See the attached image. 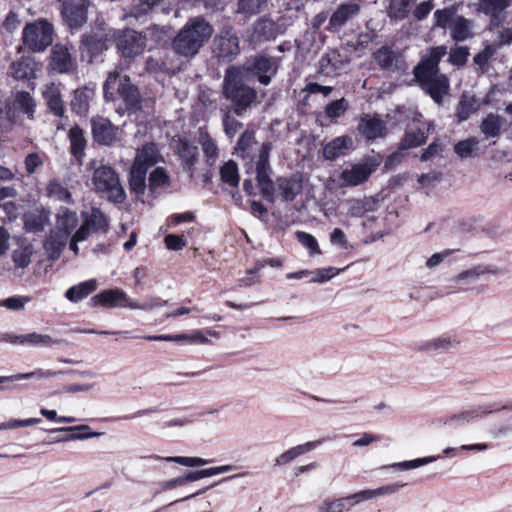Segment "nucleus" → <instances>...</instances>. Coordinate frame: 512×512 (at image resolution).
<instances>
[{
    "label": "nucleus",
    "instance_id": "1",
    "mask_svg": "<svg viewBox=\"0 0 512 512\" xmlns=\"http://www.w3.org/2000/svg\"><path fill=\"white\" fill-rule=\"evenodd\" d=\"M271 150V143L264 142L255 160V179L259 192L267 202L293 201L302 192V180L297 175H291L281 176L273 181V171L269 162Z\"/></svg>",
    "mask_w": 512,
    "mask_h": 512
},
{
    "label": "nucleus",
    "instance_id": "2",
    "mask_svg": "<svg viewBox=\"0 0 512 512\" xmlns=\"http://www.w3.org/2000/svg\"><path fill=\"white\" fill-rule=\"evenodd\" d=\"M446 53L445 46L431 48L413 69L415 82L438 105L443 103L450 90L449 78L439 69V63Z\"/></svg>",
    "mask_w": 512,
    "mask_h": 512
},
{
    "label": "nucleus",
    "instance_id": "3",
    "mask_svg": "<svg viewBox=\"0 0 512 512\" xmlns=\"http://www.w3.org/2000/svg\"><path fill=\"white\" fill-rule=\"evenodd\" d=\"M213 33L214 27L205 17H191L174 37L173 51L181 57L192 58L208 43Z\"/></svg>",
    "mask_w": 512,
    "mask_h": 512
},
{
    "label": "nucleus",
    "instance_id": "4",
    "mask_svg": "<svg viewBox=\"0 0 512 512\" xmlns=\"http://www.w3.org/2000/svg\"><path fill=\"white\" fill-rule=\"evenodd\" d=\"M223 95L232 103L234 112L241 116L255 102L257 92L247 85L236 67H229L224 75Z\"/></svg>",
    "mask_w": 512,
    "mask_h": 512
},
{
    "label": "nucleus",
    "instance_id": "5",
    "mask_svg": "<svg viewBox=\"0 0 512 512\" xmlns=\"http://www.w3.org/2000/svg\"><path fill=\"white\" fill-rule=\"evenodd\" d=\"M162 160V156L154 143H148L137 151L129 173L131 193H134L137 197L145 194L148 188V184H146L147 171Z\"/></svg>",
    "mask_w": 512,
    "mask_h": 512
},
{
    "label": "nucleus",
    "instance_id": "6",
    "mask_svg": "<svg viewBox=\"0 0 512 512\" xmlns=\"http://www.w3.org/2000/svg\"><path fill=\"white\" fill-rule=\"evenodd\" d=\"M459 4H453L434 12V26L446 29L449 27L450 36L456 42H462L472 37L473 22L463 16H456Z\"/></svg>",
    "mask_w": 512,
    "mask_h": 512
},
{
    "label": "nucleus",
    "instance_id": "7",
    "mask_svg": "<svg viewBox=\"0 0 512 512\" xmlns=\"http://www.w3.org/2000/svg\"><path fill=\"white\" fill-rule=\"evenodd\" d=\"M92 182L95 190L103 194L108 201L120 204L126 199V193L114 168L102 164L94 169Z\"/></svg>",
    "mask_w": 512,
    "mask_h": 512
},
{
    "label": "nucleus",
    "instance_id": "8",
    "mask_svg": "<svg viewBox=\"0 0 512 512\" xmlns=\"http://www.w3.org/2000/svg\"><path fill=\"white\" fill-rule=\"evenodd\" d=\"M53 34V25L46 19H38L25 25L23 44L32 52H43L52 44Z\"/></svg>",
    "mask_w": 512,
    "mask_h": 512
},
{
    "label": "nucleus",
    "instance_id": "9",
    "mask_svg": "<svg viewBox=\"0 0 512 512\" xmlns=\"http://www.w3.org/2000/svg\"><path fill=\"white\" fill-rule=\"evenodd\" d=\"M117 31L109 27L106 22L97 18L91 26L88 33L81 37V47H83L91 57H96L107 50L111 41L116 38Z\"/></svg>",
    "mask_w": 512,
    "mask_h": 512
},
{
    "label": "nucleus",
    "instance_id": "10",
    "mask_svg": "<svg viewBox=\"0 0 512 512\" xmlns=\"http://www.w3.org/2000/svg\"><path fill=\"white\" fill-rule=\"evenodd\" d=\"M213 53L221 62H232L240 53L239 38L231 25L224 26L213 41Z\"/></svg>",
    "mask_w": 512,
    "mask_h": 512
},
{
    "label": "nucleus",
    "instance_id": "11",
    "mask_svg": "<svg viewBox=\"0 0 512 512\" xmlns=\"http://www.w3.org/2000/svg\"><path fill=\"white\" fill-rule=\"evenodd\" d=\"M64 23L70 30L80 29L88 19L89 0H58Z\"/></svg>",
    "mask_w": 512,
    "mask_h": 512
},
{
    "label": "nucleus",
    "instance_id": "12",
    "mask_svg": "<svg viewBox=\"0 0 512 512\" xmlns=\"http://www.w3.org/2000/svg\"><path fill=\"white\" fill-rule=\"evenodd\" d=\"M116 47L126 59H133L142 54L145 50L146 35L133 29H125L116 33Z\"/></svg>",
    "mask_w": 512,
    "mask_h": 512
},
{
    "label": "nucleus",
    "instance_id": "13",
    "mask_svg": "<svg viewBox=\"0 0 512 512\" xmlns=\"http://www.w3.org/2000/svg\"><path fill=\"white\" fill-rule=\"evenodd\" d=\"M432 123L426 122L423 115L416 112L399 144L400 150L421 146L426 142Z\"/></svg>",
    "mask_w": 512,
    "mask_h": 512
},
{
    "label": "nucleus",
    "instance_id": "14",
    "mask_svg": "<svg viewBox=\"0 0 512 512\" xmlns=\"http://www.w3.org/2000/svg\"><path fill=\"white\" fill-rule=\"evenodd\" d=\"M89 304L93 307L104 308H129L133 309L134 300H132L125 291L119 288L107 289L91 297Z\"/></svg>",
    "mask_w": 512,
    "mask_h": 512
},
{
    "label": "nucleus",
    "instance_id": "15",
    "mask_svg": "<svg viewBox=\"0 0 512 512\" xmlns=\"http://www.w3.org/2000/svg\"><path fill=\"white\" fill-rule=\"evenodd\" d=\"M500 408L495 407L494 404H483L471 406L468 409L459 413L453 414L443 419V423L452 428H459L469 424L487 414L494 411H499Z\"/></svg>",
    "mask_w": 512,
    "mask_h": 512
},
{
    "label": "nucleus",
    "instance_id": "16",
    "mask_svg": "<svg viewBox=\"0 0 512 512\" xmlns=\"http://www.w3.org/2000/svg\"><path fill=\"white\" fill-rule=\"evenodd\" d=\"M511 5L512 0H478L476 11L489 18L490 28H496L506 19Z\"/></svg>",
    "mask_w": 512,
    "mask_h": 512
},
{
    "label": "nucleus",
    "instance_id": "17",
    "mask_svg": "<svg viewBox=\"0 0 512 512\" xmlns=\"http://www.w3.org/2000/svg\"><path fill=\"white\" fill-rule=\"evenodd\" d=\"M278 70L277 60L265 55H256L250 64L249 71L257 77L262 85H268Z\"/></svg>",
    "mask_w": 512,
    "mask_h": 512
},
{
    "label": "nucleus",
    "instance_id": "18",
    "mask_svg": "<svg viewBox=\"0 0 512 512\" xmlns=\"http://www.w3.org/2000/svg\"><path fill=\"white\" fill-rule=\"evenodd\" d=\"M91 131L94 141L98 144L110 146L117 140L118 128L107 118H92Z\"/></svg>",
    "mask_w": 512,
    "mask_h": 512
},
{
    "label": "nucleus",
    "instance_id": "19",
    "mask_svg": "<svg viewBox=\"0 0 512 512\" xmlns=\"http://www.w3.org/2000/svg\"><path fill=\"white\" fill-rule=\"evenodd\" d=\"M263 144L264 143H262L259 146L256 153L255 148L257 146V142L255 140L254 132L246 130L240 136L237 146L235 148V154L238 157H241L243 160L249 159V162H246L245 166L247 167V169H252L254 173L255 160L257 159V155L259 154V150Z\"/></svg>",
    "mask_w": 512,
    "mask_h": 512
},
{
    "label": "nucleus",
    "instance_id": "20",
    "mask_svg": "<svg viewBox=\"0 0 512 512\" xmlns=\"http://www.w3.org/2000/svg\"><path fill=\"white\" fill-rule=\"evenodd\" d=\"M347 63L346 57L338 50L331 49L320 58L318 72L328 77L337 76Z\"/></svg>",
    "mask_w": 512,
    "mask_h": 512
},
{
    "label": "nucleus",
    "instance_id": "21",
    "mask_svg": "<svg viewBox=\"0 0 512 512\" xmlns=\"http://www.w3.org/2000/svg\"><path fill=\"white\" fill-rule=\"evenodd\" d=\"M372 172L373 169L366 163L353 164L341 171L339 180L344 187H354L365 182Z\"/></svg>",
    "mask_w": 512,
    "mask_h": 512
},
{
    "label": "nucleus",
    "instance_id": "22",
    "mask_svg": "<svg viewBox=\"0 0 512 512\" xmlns=\"http://www.w3.org/2000/svg\"><path fill=\"white\" fill-rule=\"evenodd\" d=\"M358 131L366 140L373 141L386 134V124L376 115L365 114L359 121Z\"/></svg>",
    "mask_w": 512,
    "mask_h": 512
},
{
    "label": "nucleus",
    "instance_id": "23",
    "mask_svg": "<svg viewBox=\"0 0 512 512\" xmlns=\"http://www.w3.org/2000/svg\"><path fill=\"white\" fill-rule=\"evenodd\" d=\"M486 274L498 275L499 269L491 264H478L460 272L451 279V282L456 285L467 286L475 283L481 276Z\"/></svg>",
    "mask_w": 512,
    "mask_h": 512
},
{
    "label": "nucleus",
    "instance_id": "24",
    "mask_svg": "<svg viewBox=\"0 0 512 512\" xmlns=\"http://www.w3.org/2000/svg\"><path fill=\"white\" fill-rule=\"evenodd\" d=\"M51 433L54 432H66L67 434L63 437L56 438L52 440V443H60L66 441H75V440H86L90 438H97L103 435L102 432H92L90 427L86 424L76 425V426H68V427H60L54 428L50 430Z\"/></svg>",
    "mask_w": 512,
    "mask_h": 512
},
{
    "label": "nucleus",
    "instance_id": "25",
    "mask_svg": "<svg viewBox=\"0 0 512 512\" xmlns=\"http://www.w3.org/2000/svg\"><path fill=\"white\" fill-rule=\"evenodd\" d=\"M360 6L354 1L340 4L329 19V28L331 30L340 29L346 22L357 16Z\"/></svg>",
    "mask_w": 512,
    "mask_h": 512
},
{
    "label": "nucleus",
    "instance_id": "26",
    "mask_svg": "<svg viewBox=\"0 0 512 512\" xmlns=\"http://www.w3.org/2000/svg\"><path fill=\"white\" fill-rule=\"evenodd\" d=\"M50 66L58 73H69L74 69V62L67 47L55 45L51 51Z\"/></svg>",
    "mask_w": 512,
    "mask_h": 512
},
{
    "label": "nucleus",
    "instance_id": "27",
    "mask_svg": "<svg viewBox=\"0 0 512 512\" xmlns=\"http://www.w3.org/2000/svg\"><path fill=\"white\" fill-rule=\"evenodd\" d=\"M353 140L350 136H339L328 142L323 148V157L326 160H335L351 149Z\"/></svg>",
    "mask_w": 512,
    "mask_h": 512
},
{
    "label": "nucleus",
    "instance_id": "28",
    "mask_svg": "<svg viewBox=\"0 0 512 512\" xmlns=\"http://www.w3.org/2000/svg\"><path fill=\"white\" fill-rule=\"evenodd\" d=\"M68 238L65 232H60L55 229L50 231V234L44 242V249L50 259L56 260L60 257Z\"/></svg>",
    "mask_w": 512,
    "mask_h": 512
},
{
    "label": "nucleus",
    "instance_id": "29",
    "mask_svg": "<svg viewBox=\"0 0 512 512\" xmlns=\"http://www.w3.org/2000/svg\"><path fill=\"white\" fill-rule=\"evenodd\" d=\"M68 138L70 141L71 155L78 164H82L87 146L83 130L77 125L71 127L68 133Z\"/></svg>",
    "mask_w": 512,
    "mask_h": 512
},
{
    "label": "nucleus",
    "instance_id": "30",
    "mask_svg": "<svg viewBox=\"0 0 512 512\" xmlns=\"http://www.w3.org/2000/svg\"><path fill=\"white\" fill-rule=\"evenodd\" d=\"M324 441H325V439H318V440L306 442L301 445L294 446V447L288 449L287 451L283 452L282 454H280L275 459V465L283 466V465L293 461L298 456H301L311 450H314L315 448L320 446Z\"/></svg>",
    "mask_w": 512,
    "mask_h": 512
},
{
    "label": "nucleus",
    "instance_id": "31",
    "mask_svg": "<svg viewBox=\"0 0 512 512\" xmlns=\"http://www.w3.org/2000/svg\"><path fill=\"white\" fill-rule=\"evenodd\" d=\"M458 343L459 341L456 337L443 334L424 342L421 345V349L432 353L448 352L455 349Z\"/></svg>",
    "mask_w": 512,
    "mask_h": 512
},
{
    "label": "nucleus",
    "instance_id": "32",
    "mask_svg": "<svg viewBox=\"0 0 512 512\" xmlns=\"http://www.w3.org/2000/svg\"><path fill=\"white\" fill-rule=\"evenodd\" d=\"M43 98L48 109L56 116L63 117L65 113L64 103L59 88L51 83L43 91Z\"/></svg>",
    "mask_w": 512,
    "mask_h": 512
},
{
    "label": "nucleus",
    "instance_id": "33",
    "mask_svg": "<svg viewBox=\"0 0 512 512\" xmlns=\"http://www.w3.org/2000/svg\"><path fill=\"white\" fill-rule=\"evenodd\" d=\"M96 289L97 280L89 279L71 286L66 290L64 296L68 301L78 303L85 299L89 294L93 293Z\"/></svg>",
    "mask_w": 512,
    "mask_h": 512
},
{
    "label": "nucleus",
    "instance_id": "34",
    "mask_svg": "<svg viewBox=\"0 0 512 512\" xmlns=\"http://www.w3.org/2000/svg\"><path fill=\"white\" fill-rule=\"evenodd\" d=\"M36 66L33 58L22 57L12 63L11 74L16 80H31L35 78Z\"/></svg>",
    "mask_w": 512,
    "mask_h": 512
},
{
    "label": "nucleus",
    "instance_id": "35",
    "mask_svg": "<svg viewBox=\"0 0 512 512\" xmlns=\"http://www.w3.org/2000/svg\"><path fill=\"white\" fill-rule=\"evenodd\" d=\"M83 222L96 233H106L108 230V218L98 208H91L88 212H82Z\"/></svg>",
    "mask_w": 512,
    "mask_h": 512
},
{
    "label": "nucleus",
    "instance_id": "36",
    "mask_svg": "<svg viewBox=\"0 0 512 512\" xmlns=\"http://www.w3.org/2000/svg\"><path fill=\"white\" fill-rule=\"evenodd\" d=\"M170 187V177L162 167H156L149 175L148 189L151 194L159 195Z\"/></svg>",
    "mask_w": 512,
    "mask_h": 512
},
{
    "label": "nucleus",
    "instance_id": "37",
    "mask_svg": "<svg viewBox=\"0 0 512 512\" xmlns=\"http://www.w3.org/2000/svg\"><path fill=\"white\" fill-rule=\"evenodd\" d=\"M118 93L129 108H136L140 104V93L138 88L125 76L118 85Z\"/></svg>",
    "mask_w": 512,
    "mask_h": 512
},
{
    "label": "nucleus",
    "instance_id": "38",
    "mask_svg": "<svg viewBox=\"0 0 512 512\" xmlns=\"http://www.w3.org/2000/svg\"><path fill=\"white\" fill-rule=\"evenodd\" d=\"M77 224L78 216L75 211L68 208H60L56 215V226L54 229L67 233V237H69Z\"/></svg>",
    "mask_w": 512,
    "mask_h": 512
},
{
    "label": "nucleus",
    "instance_id": "39",
    "mask_svg": "<svg viewBox=\"0 0 512 512\" xmlns=\"http://www.w3.org/2000/svg\"><path fill=\"white\" fill-rule=\"evenodd\" d=\"M94 91L89 88L76 89L71 100V109L80 116L87 114Z\"/></svg>",
    "mask_w": 512,
    "mask_h": 512
},
{
    "label": "nucleus",
    "instance_id": "40",
    "mask_svg": "<svg viewBox=\"0 0 512 512\" xmlns=\"http://www.w3.org/2000/svg\"><path fill=\"white\" fill-rule=\"evenodd\" d=\"M416 0H390L387 14L391 20L400 21L408 17Z\"/></svg>",
    "mask_w": 512,
    "mask_h": 512
},
{
    "label": "nucleus",
    "instance_id": "41",
    "mask_svg": "<svg viewBox=\"0 0 512 512\" xmlns=\"http://www.w3.org/2000/svg\"><path fill=\"white\" fill-rule=\"evenodd\" d=\"M268 0H238L236 13L251 18L263 12Z\"/></svg>",
    "mask_w": 512,
    "mask_h": 512
},
{
    "label": "nucleus",
    "instance_id": "42",
    "mask_svg": "<svg viewBox=\"0 0 512 512\" xmlns=\"http://www.w3.org/2000/svg\"><path fill=\"white\" fill-rule=\"evenodd\" d=\"M48 215L41 211H32L24 215V228L27 232H42L48 223Z\"/></svg>",
    "mask_w": 512,
    "mask_h": 512
},
{
    "label": "nucleus",
    "instance_id": "43",
    "mask_svg": "<svg viewBox=\"0 0 512 512\" xmlns=\"http://www.w3.org/2000/svg\"><path fill=\"white\" fill-rule=\"evenodd\" d=\"M233 470L232 465H222L216 467H210L206 469L187 471L184 475L185 484L188 482L198 481L203 478L212 477L222 473H226Z\"/></svg>",
    "mask_w": 512,
    "mask_h": 512
},
{
    "label": "nucleus",
    "instance_id": "44",
    "mask_svg": "<svg viewBox=\"0 0 512 512\" xmlns=\"http://www.w3.org/2000/svg\"><path fill=\"white\" fill-rule=\"evenodd\" d=\"M198 142L202 147L207 163L213 165L218 156V147L215 140L206 131L200 130Z\"/></svg>",
    "mask_w": 512,
    "mask_h": 512
},
{
    "label": "nucleus",
    "instance_id": "45",
    "mask_svg": "<svg viewBox=\"0 0 512 512\" xmlns=\"http://www.w3.org/2000/svg\"><path fill=\"white\" fill-rule=\"evenodd\" d=\"M153 460H163L169 463H177L186 467H200L212 462L211 459H204L200 457H186V456H168L161 457L158 455H151L148 457Z\"/></svg>",
    "mask_w": 512,
    "mask_h": 512
},
{
    "label": "nucleus",
    "instance_id": "46",
    "mask_svg": "<svg viewBox=\"0 0 512 512\" xmlns=\"http://www.w3.org/2000/svg\"><path fill=\"white\" fill-rule=\"evenodd\" d=\"M160 0H131L126 16L140 19L148 15Z\"/></svg>",
    "mask_w": 512,
    "mask_h": 512
},
{
    "label": "nucleus",
    "instance_id": "47",
    "mask_svg": "<svg viewBox=\"0 0 512 512\" xmlns=\"http://www.w3.org/2000/svg\"><path fill=\"white\" fill-rule=\"evenodd\" d=\"M347 215L350 217H363L367 212L373 210V202L368 198L346 200Z\"/></svg>",
    "mask_w": 512,
    "mask_h": 512
},
{
    "label": "nucleus",
    "instance_id": "48",
    "mask_svg": "<svg viewBox=\"0 0 512 512\" xmlns=\"http://www.w3.org/2000/svg\"><path fill=\"white\" fill-rule=\"evenodd\" d=\"M64 373L63 371H52L49 369H36L27 373H17L14 375H10L9 378H1V381H20V380H28V379H48L57 376L58 374Z\"/></svg>",
    "mask_w": 512,
    "mask_h": 512
},
{
    "label": "nucleus",
    "instance_id": "49",
    "mask_svg": "<svg viewBox=\"0 0 512 512\" xmlns=\"http://www.w3.org/2000/svg\"><path fill=\"white\" fill-rule=\"evenodd\" d=\"M254 34L259 40L269 41L276 38L277 29L271 19L261 18L254 26Z\"/></svg>",
    "mask_w": 512,
    "mask_h": 512
},
{
    "label": "nucleus",
    "instance_id": "50",
    "mask_svg": "<svg viewBox=\"0 0 512 512\" xmlns=\"http://www.w3.org/2000/svg\"><path fill=\"white\" fill-rule=\"evenodd\" d=\"M502 124L503 120L499 115L490 113L483 119L480 130L486 138H495L499 136Z\"/></svg>",
    "mask_w": 512,
    "mask_h": 512
},
{
    "label": "nucleus",
    "instance_id": "51",
    "mask_svg": "<svg viewBox=\"0 0 512 512\" xmlns=\"http://www.w3.org/2000/svg\"><path fill=\"white\" fill-rule=\"evenodd\" d=\"M46 194L52 199L65 203H72L71 192L56 179L49 181L46 187Z\"/></svg>",
    "mask_w": 512,
    "mask_h": 512
},
{
    "label": "nucleus",
    "instance_id": "52",
    "mask_svg": "<svg viewBox=\"0 0 512 512\" xmlns=\"http://www.w3.org/2000/svg\"><path fill=\"white\" fill-rule=\"evenodd\" d=\"M348 109L349 102L345 98H340L328 103L324 108V113L331 122H336Z\"/></svg>",
    "mask_w": 512,
    "mask_h": 512
},
{
    "label": "nucleus",
    "instance_id": "53",
    "mask_svg": "<svg viewBox=\"0 0 512 512\" xmlns=\"http://www.w3.org/2000/svg\"><path fill=\"white\" fill-rule=\"evenodd\" d=\"M440 458H441L440 455H432V456H427V457H422V458H416L413 460H407V461L393 463L389 466H385V468H393L395 470H401V471L411 470V469H415V468L430 464L432 462H435Z\"/></svg>",
    "mask_w": 512,
    "mask_h": 512
},
{
    "label": "nucleus",
    "instance_id": "54",
    "mask_svg": "<svg viewBox=\"0 0 512 512\" xmlns=\"http://www.w3.org/2000/svg\"><path fill=\"white\" fill-rule=\"evenodd\" d=\"M477 104L473 96L463 95L459 104L456 107V116L459 122L467 120L471 114L476 112Z\"/></svg>",
    "mask_w": 512,
    "mask_h": 512
},
{
    "label": "nucleus",
    "instance_id": "55",
    "mask_svg": "<svg viewBox=\"0 0 512 512\" xmlns=\"http://www.w3.org/2000/svg\"><path fill=\"white\" fill-rule=\"evenodd\" d=\"M178 151L185 166L191 170L198 159V147L188 141H181Z\"/></svg>",
    "mask_w": 512,
    "mask_h": 512
},
{
    "label": "nucleus",
    "instance_id": "56",
    "mask_svg": "<svg viewBox=\"0 0 512 512\" xmlns=\"http://www.w3.org/2000/svg\"><path fill=\"white\" fill-rule=\"evenodd\" d=\"M479 140L476 137H469L461 140L454 145V152L462 159L470 158L475 155Z\"/></svg>",
    "mask_w": 512,
    "mask_h": 512
},
{
    "label": "nucleus",
    "instance_id": "57",
    "mask_svg": "<svg viewBox=\"0 0 512 512\" xmlns=\"http://www.w3.org/2000/svg\"><path fill=\"white\" fill-rule=\"evenodd\" d=\"M220 176L223 183L228 184L231 187H238V166L234 161L229 160L221 167Z\"/></svg>",
    "mask_w": 512,
    "mask_h": 512
},
{
    "label": "nucleus",
    "instance_id": "58",
    "mask_svg": "<svg viewBox=\"0 0 512 512\" xmlns=\"http://www.w3.org/2000/svg\"><path fill=\"white\" fill-rule=\"evenodd\" d=\"M15 105L22 113L26 114L29 118H33L36 105L30 93L26 91L17 92Z\"/></svg>",
    "mask_w": 512,
    "mask_h": 512
},
{
    "label": "nucleus",
    "instance_id": "59",
    "mask_svg": "<svg viewBox=\"0 0 512 512\" xmlns=\"http://www.w3.org/2000/svg\"><path fill=\"white\" fill-rule=\"evenodd\" d=\"M24 341H26V345L44 347H52L63 342L62 339H53L47 334H38L36 332L25 334Z\"/></svg>",
    "mask_w": 512,
    "mask_h": 512
},
{
    "label": "nucleus",
    "instance_id": "60",
    "mask_svg": "<svg viewBox=\"0 0 512 512\" xmlns=\"http://www.w3.org/2000/svg\"><path fill=\"white\" fill-rule=\"evenodd\" d=\"M396 59L391 47L382 46L374 53V60L382 69H391Z\"/></svg>",
    "mask_w": 512,
    "mask_h": 512
},
{
    "label": "nucleus",
    "instance_id": "61",
    "mask_svg": "<svg viewBox=\"0 0 512 512\" xmlns=\"http://www.w3.org/2000/svg\"><path fill=\"white\" fill-rule=\"evenodd\" d=\"M15 123V111L8 102L0 101V129L9 131Z\"/></svg>",
    "mask_w": 512,
    "mask_h": 512
},
{
    "label": "nucleus",
    "instance_id": "62",
    "mask_svg": "<svg viewBox=\"0 0 512 512\" xmlns=\"http://www.w3.org/2000/svg\"><path fill=\"white\" fill-rule=\"evenodd\" d=\"M32 254L33 250L31 246H24L15 249L12 252V260L15 267L21 269L28 267L31 263Z\"/></svg>",
    "mask_w": 512,
    "mask_h": 512
},
{
    "label": "nucleus",
    "instance_id": "63",
    "mask_svg": "<svg viewBox=\"0 0 512 512\" xmlns=\"http://www.w3.org/2000/svg\"><path fill=\"white\" fill-rule=\"evenodd\" d=\"M295 235L298 242L309 251L310 255L321 254L318 241L312 234L304 231H297Z\"/></svg>",
    "mask_w": 512,
    "mask_h": 512
},
{
    "label": "nucleus",
    "instance_id": "64",
    "mask_svg": "<svg viewBox=\"0 0 512 512\" xmlns=\"http://www.w3.org/2000/svg\"><path fill=\"white\" fill-rule=\"evenodd\" d=\"M350 507L346 505L344 497L337 499H326L317 508L318 512H344L349 510Z\"/></svg>",
    "mask_w": 512,
    "mask_h": 512
}]
</instances>
